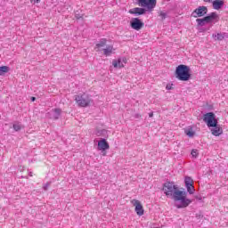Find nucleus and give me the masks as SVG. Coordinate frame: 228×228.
I'll list each match as a JSON object with an SVG mask.
<instances>
[{
  "label": "nucleus",
  "mask_w": 228,
  "mask_h": 228,
  "mask_svg": "<svg viewBox=\"0 0 228 228\" xmlns=\"http://www.w3.org/2000/svg\"><path fill=\"white\" fill-rule=\"evenodd\" d=\"M149 117H150L151 118H152L154 117V113H152V112L150 113V114H149Z\"/></svg>",
  "instance_id": "30"
},
{
  "label": "nucleus",
  "mask_w": 228,
  "mask_h": 228,
  "mask_svg": "<svg viewBox=\"0 0 228 228\" xmlns=\"http://www.w3.org/2000/svg\"><path fill=\"white\" fill-rule=\"evenodd\" d=\"M113 51H115L113 45H108L106 48L103 49V54L105 56H110L111 54H113Z\"/></svg>",
  "instance_id": "14"
},
{
  "label": "nucleus",
  "mask_w": 228,
  "mask_h": 228,
  "mask_svg": "<svg viewBox=\"0 0 228 228\" xmlns=\"http://www.w3.org/2000/svg\"><path fill=\"white\" fill-rule=\"evenodd\" d=\"M110 149V143L106 139H102L98 142V151L104 152Z\"/></svg>",
  "instance_id": "10"
},
{
  "label": "nucleus",
  "mask_w": 228,
  "mask_h": 228,
  "mask_svg": "<svg viewBox=\"0 0 228 228\" xmlns=\"http://www.w3.org/2000/svg\"><path fill=\"white\" fill-rule=\"evenodd\" d=\"M175 76L178 81H190L191 73L189 66L180 64L176 67Z\"/></svg>",
  "instance_id": "3"
},
{
  "label": "nucleus",
  "mask_w": 228,
  "mask_h": 228,
  "mask_svg": "<svg viewBox=\"0 0 228 228\" xmlns=\"http://www.w3.org/2000/svg\"><path fill=\"white\" fill-rule=\"evenodd\" d=\"M173 86H174L173 84H167L166 86V90H172V88H174V87H172Z\"/></svg>",
  "instance_id": "28"
},
{
  "label": "nucleus",
  "mask_w": 228,
  "mask_h": 228,
  "mask_svg": "<svg viewBox=\"0 0 228 228\" xmlns=\"http://www.w3.org/2000/svg\"><path fill=\"white\" fill-rule=\"evenodd\" d=\"M107 43H108V40L106 38L101 39L99 43L96 44L95 45L96 51H101V49H102V47H104Z\"/></svg>",
  "instance_id": "13"
},
{
  "label": "nucleus",
  "mask_w": 228,
  "mask_h": 228,
  "mask_svg": "<svg viewBox=\"0 0 228 228\" xmlns=\"http://www.w3.org/2000/svg\"><path fill=\"white\" fill-rule=\"evenodd\" d=\"M112 65L115 69H123L124 63L122 62V59L114 60L112 61Z\"/></svg>",
  "instance_id": "15"
},
{
  "label": "nucleus",
  "mask_w": 228,
  "mask_h": 228,
  "mask_svg": "<svg viewBox=\"0 0 228 228\" xmlns=\"http://www.w3.org/2000/svg\"><path fill=\"white\" fill-rule=\"evenodd\" d=\"M12 127H13L14 131H20V129H22V126H20V125L19 123L13 124Z\"/></svg>",
  "instance_id": "22"
},
{
  "label": "nucleus",
  "mask_w": 228,
  "mask_h": 228,
  "mask_svg": "<svg viewBox=\"0 0 228 228\" xmlns=\"http://www.w3.org/2000/svg\"><path fill=\"white\" fill-rule=\"evenodd\" d=\"M163 191L167 197H172L177 209L188 208L191 200L188 199V192L179 190V187L173 182H167L163 184Z\"/></svg>",
  "instance_id": "1"
},
{
  "label": "nucleus",
  "mask_w": 228,
  "mask_h": 228,
  "mask_svg": "<svg viewBox=\"0 0 228 228\" xmlns=\"http://www.w3.org/2000/svg\"><path fill=\"white\" fill-rule=\"evenodd\" d=\"M203 1H205V3H208V1H211V0H203Z\"/></svg>",
  "instance_id": "32"
},
{
  "label": "nucleus",
  "mask_w": 228,
  "mask_h": 228,
  "mask_svg": "<svg viewBox=\"0 0 228 228\" xmlns=\"http://www.w3.org/2000/svg\"><path fill=\"white\" fill-rule=\"evenodd\" d=\"M211 128V134L213 136H220L224 133V129L220 127V126L216 125V126H210Z\"/></svg>",
  "instance_id": "11"
},
{
  "label": "nucleus",
  "mask_w": 228,
  "mask_h": 228,
  "mask_svg": "<svg viewBox=\"0 0 228 228\" xmlns=\"http://www.w3.org/2000/svg\"><path fill=\"white\" fill-rule=\"evenodd\" d=\"M210 19L213 21L218 22V20H220V16H218V14L216 12H211L210 14Z\"/></svg>",
  "instance_id": "16"
},
{
  "label": "nucleus",
  "mask_w": 228,
  "mask_h": 228,
  "mask_svg": "<svg viewBox=\"0 0 228 228\" xmlns=\"http://www.w3.org/2000/svg\"><path fill=\"white\" fill-rule=\"evenodd\" d=\"M203 121L207 124L208 127H216L218 125V119H216V116L213 112L204 114Z\"/></svg>",
  "instance_id": "5"
},
{
  "label": "nucleus",
  "mask_w": 228,
  "mask_h": 228,
  "mask_svg": "<svg viewBox=\"0 0 228 228\" xmlns=\"http://www.w3.org/2000/svg\"><path fill=\"white\" fill-rule=\"evenodd\" d=\"M224 0H214L212 6L214 10H220L224 6Z\"/></svg>",
  "instance_id": "12"
},
{
  "label": "nucleus",
  "mask_w": 228,
  "mask_h": 228,
  "mask_svg": "<svg viewBox=\"0 0 228 228\" xmlns=\"http://www.w3.org/2000/svg\"><path fill=\"white\" fill-rule=\"evenodd\" d=\"M185 134H187V136H190V137L193 136L194 134L193 130H190V129L186 130Z\"/></svg>",
  "instance_id": "25"
},
{
  "label": "nucleus",
  "mask_w": 228,
  "mask_h": 228,
  "mask_svg": "<svg viewBox=\"0 0 228 228\" xmlns=\"http://www.w3.org/2000/svg\"><path fill=\"white\" fill-rule=\"evenodd\" d=\"M207 13H208V7L200 6L192 12L191 17H193L194 19H197L199 17H204V15H206Z\"/></svg>",
  "instance_id": "6"
},
{
  "label": "nucleus",
  "mask_w": 228,
  "mask_h": 228,
  "mask_svg": "<svg viewBox=\"0 0 228 228\" xmlns=\"http://www.w3.org/2000/svg\"><path fill=\"white\" fill-rule=\"evenodd\" d=\"M61 115V109L60 108L53 109L47 113V117L48 118H51V120H58Z\"/></svg>",
  "instance_id": "9"
},
{
  "label": "nucleus",
  "mask_w": 228,
  "mask_h": 228,
  "mask_svg": "<svg viewBox=\"0 0 228 228\" xmlns=\"http://www.w3.org/2000/svg\"><path fill=\"white\" fill-rule=\"evenodd\" d=\"M121 62L122 63H127V59L126 58V57H123L122 59H121Z\"/></svg>",
  "instance_id": "29"
},
{
  "label": "nucleus",
  "mask_w": 228,
  "mask_h": 228,
  "mask_svg": "<svg viewBox=\"0 0 228 228\" xmlns=\"http://www.w3.org/2000/svg\"><path fill=\"white\" fill-rule=\"evenodd\" d=\"M191 156H192V158H198V156H199V151H197V150H192V151H191Z\"/></svg>",
  "instance_id": "24"
},
{
  "label": "nucleus",
  "mask_w": 228,
  "mask_h": 228,
  "mask_svg": "<svg viewBox=\"0 0 228 228\" xmlns=\"http://www.w3.org/2000/svg\"><path fill=\"white\" fill-rule=\"evenodd\" d=\"M31 101H32V102H35V101H37V98L36 97H31Z\"/></svg>",
  "instance_id": "31"
},
{
  "label": "nucleus",
  "mask_w": 228,
  "mask_h": 228,
  "mask_svg": "<svg viewBox=\"0 0 228 228\" xmlns=\"http://www.w3.org/2000/svg\"><path fill=\"white\" fill-rule=\"evenodd\" d=\"M187 191L190 195H193L195 193V187L192 185H187L186 186Z\"/></svg>",
  "instance_id": "19"
},
{
  "label": "nucleus",
  "mask_w": 228,
  "mask_h": 228,
  "mask_svg": "<svg viewBox=\"0 0 228 228\" xmlns=\"http://www.w3.org/2000/svg\"><path fill=\"white\" fill-rule=\"evenodd\" d=\"M196 22H198V26H206V18L197 19Z\"/></svg>",
  "instance_id": "20"
},
{
  "label": "nucleus",
  "mask_w": 228,
  "mask_h": 228,
  "mask_svg": "<svg viewBox=\"0 0 228 228\" xmlns=\"http://www.w3.org/2000/svg\"><path fill=\"white\" fill-rule=\"evenodd\" d=\"M41 0H29V2L31 3V4H38V3H40Z\"/></svg>",
  "instance_id": "27"
},
{
  "label": "nucleus",
  "mask_w": 228,
  "mask_h": 228,
  "mask_svg": "<svg viewBox=\"0 0 228 228\" xmlns=\"http://www.w3.org/2000/svg\"><path fill=\"white\" fill-rule=\"evenodd\" d=\"M184 183H185V186H191L193 184V179H191V177L190 176H186Z\"/></svg>",
  "instance_id": "18"
},
{
  "label": "nucleus",
  "mask_w": 228,
  "mask_h": 228,
  "mask_svg": "<svg viewBox=\"0 0 228 228\" xmlns=\"http://www.w3.org/2000/svg\"><path fill=\"white\" fill-rule=\"evenodd\" d=\"M7 72H10V68L8 66L0 67V76H4Z\"/></svg>",
  "instance_id": "17"
},
{
  "label": "nucleus",
  "mask_w": 228,
  "mask_h": 228,
  "mask_svg": "<svg viewBox=\"0 0 228 228\" xmlns=\"http://www.w3.org/2000/svg\"><path fill=\"white\" fill-rule=\"evenodd\" d=\"M103 156H106V153H103Z\"/></svg>",
  "instance_id": "33"
},
{
  "label": "nucleus",
  "mask_w": 228,
  "mask_h": 228,
  "mask_svg": "<svg viewBox=\"0 0 228 228\" xmlns=\"http://www.w3.org/2000/svg\"><path fill=\"white\" fill-rule=\"evenodd\" d=\"M205 20L207 24H209V22H213V20H211L210 15L205 17Z\"/></svg>",
  "instance_id": "26"
},
{
  "label": "nucleus",
  "mask_w": 228,
  "mask_h": 228,
  "mask_svg": "<svg viewBox=\"0 0 228 228\" xmlns=\"http://www.w3.org/2000/svg\"><path fill=\"white\" fill-rule=\"evenodd\" d=\"M224 37H225L224 34H222V33H218L215 35V38L219 41L224 40Z\"/></svg>",
  "instance_id": "21"
},
{
  "label": "nucleus",
  "mask_w": 228,
  "mask_h": 228,
  "mask_svg": "<svg viewBox=\"0 0 228 228\" xmlns=\"http://www.w3.org/2000/svg\"><path fill=\"white\" fill-rule=\"evenodd\" d=\"M131 204L135 208V213L138 215V216H143V205H142V202L138 200H132Z\"/></svg>",
  "instance_id": "8"
},
{
  "label": "nucleus",
  "mask_w": 228,
  "mask_h": 228,
  "mask_svg": "<svg viewBox=\"0 0 228 228\" xmlns=\"http://www.w3.org/2000/svg\"><path fill=\"white\" fill-rule=\"evenodd\" d=\"M75 102L80 108H87L92 102V99L86 94H78L75 96Z\"/></svg>",
  "instance_id": "4"
},
{
  "label": "nucleus",
  "mask_w": 228,
  "mask_h": 228,
  "mask_svg": "<svg viewBox=\"0 0 228 228\" xmlns=\"http://www.w3.org/2000/svg\"><path fill=\"white\" fill-rule=\"evenodd\" d=\"M159 17H160L161 20H165V19H167V12L160 11Z\"/></svg>",
  "instance_id": "23"
},
{
  "label": "nucleus",
  "mask_w": 228,
  "mask_h": 228,
  "mask_svg": "<svg viewBox=\"0 0 228 228\" xmlns=\"http://www.w3.org/2000/svg\"><path fill=\"white\" fill-rule=\"evenodd\" d=\"M138 6L128 11L131 15H145L146 12H154L158 0H135Z\"/></svg>",
  "instance_id": "2"
},
{
  "label": "nucleus",
  "mask_w": 228,
  "mask_h": 228,
  "mask_svg": "<svg viewBox=\"0 0 228 228\" xmlns=\"http://www.w3.org/2000/svg\"><path fill=\"white\" fill-rule=\"evenodd\" d=\"M145 26V23H143L140 19L138 18H133L130 21V27L132 29H134L135 31H140L142 28Z\"/></svg>",
  "instance_id": "7"
}]
</instances>
